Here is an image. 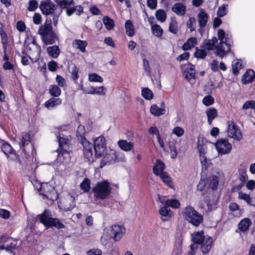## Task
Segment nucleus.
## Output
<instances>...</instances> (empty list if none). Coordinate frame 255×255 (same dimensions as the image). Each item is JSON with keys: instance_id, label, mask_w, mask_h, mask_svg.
Returning a JSON list of instances; mask_svg holds the SVG:
<instances>
[{"instance_id": "72a5a7b5", "label": "nucleus", "mask_w": 255, "mask_h": 255, "mask_svg": "<svg viewBox=\"0 0 255 255\" xmlns=\"http://www.w3.org/2000/svg\"><path fill=\"white\" fill-rule=\"evenodd\" d=\"M197 149L200 156L205 155L206 153L207 146L204 143V139L203 138H198Z\"/></svg>"}, {"instance_id": "473e14b6", "label": "nucleus", "mask_w": 255, "mask_h": 255, "mask_svg": "<svg viewBox=\"0 0 255 255\" xmlns=\"http://www.w3.org/2000/svg\"><path fill=\"white\" fill-rule=\"evenodd\" d=\"M206 115L208 117V122L211 125L213 120L217 116L218 113L216 109L210 108L207 110Z\"/></svg>"}, {"instance_id": "ddd939ff", "label": "nucleus", "mask_w": 255, "mask_h": 255, "mask_svg": "<svg viewBox=\"0 0 255 255\" xmlns=\"http://www.w3.org/2000/svg\"><path fill=\"white\" fill-rule=\"evenodd\" d=\"M215 146L219 154L220 155L228 154L232 148L231 144L226 139L218 140L215 143Z\"/></svg>"}, {"instance_id": "20e7f679", "label": "nucleus", "mask_w": 255, "mask_h": 255, "mask_svg": "<svg viewBox=\"0 0 255 255\" xmlns=\"http://www.w3.org/2000/svg\"><path fill=\"white\" fill-rule=\"evenodd\" d=\"M112 188L107 180L98 182L92 189L94 197L97 199L105 200L108 198Z\"/></svg>"}, {"instance_id": "a18cd8bd", "label": "nucleus", "mask_w": 255, "mask_h": 255, "mask_svg": "<svg viewBox=\"0 0 255 255\" xmlns=\"http://www.w3.org/2000/svg\"><path fill=\"white\" fill-rule=\"evenodd\" d=\"M142 97L147 100H150L153 98V94L151 90L148 88H145L141 91Z\"/></svg>"}, {"instance_id": "13d9d810", "label": "nucleus", "mask_w": 255, "mask_h": 255, "mask_svg": "<svg viewBox=\"0 0 255 255\" xmlns=\"http://www.w3.org/2000/svg\"><path fill=\"white\" fill-rule=\"evenodd\" d=\"M228 5L223 4L220 6L217 11V15L219 17H223L227 14V8Z\"/></svg>"}, {"instance_id": "1a4fd4ad", "label": "nucleus", "mask_w": 255, "mask_h": 255, "mask_svg": "<svg viewBox=\"0 0 255 255\" xmlns=\"http://www.w3.org/2000/svg\"><path fill=\"white\" fill-rule=\"evenodd\" d=\"M39 192L40 195L51 201H55L58 198V195L54 187L47 183L41 185Z\"/></svg>"}, {"instance_id": "4d7b16f0", "label": "nucleus", "mask_w": 255, "mask_h": 255, "mask_svg": "<svg viewBox=\"0 0 255 255\" xmlns=\"http://www.w3.org/2000/svg\"><path fill=\"white\" fill-rule=\"evenodd\" d=\"M62 8H66L73 2V0H54Z\"/></svg>"}, {"instance_id": "9d476101", "label": "nucleus", "mask_w": 255, "mask_h": 255, "mask_svg": "<svg viewBox=\"0 0 255 255\" xmlns=\"http://www.w3.org/2000/svg\"><path fill=\"white\" fill-rule=\"evenodd\" d=\"M120 153L114 150L110 149L109 151L106 150L104 155L102 156V159L101 161L100 167L102 168L107 164H111L115 163L116 161H119L122 158L119 159Z\"/></svg>"}, {"instance_id": "f3484780", "label": "nucleus", "mask_w": 255, "mask_h": 255, "mask_svg": "<svg viewBox=\"0 0 255 255\" xmlns=\"http://www.w3.org/2000/svg\"><path fill=\"white\" fill-rule=\"evenodd\" d=\"M150 111L151 114L156 117H159L164 115L166 113L165 104L164 102L161 103L160 107H158L155 104L151 105Z\"/></svg>"}, {"instance_id": "aec40b11", "label": "nucleus", "mask_w": 255, "mask_h": 255, "mask_svg": "<svg viewBox=\"0 0 255 255\" xmlns=\"http://www.w3.org/2000/svg\"><path fill=\"white\" fill-rule=\"evenodd\" d=\"M75 206V198L71 195H68L64 202L63 210L68 211L73 209Z\"/></svg>"}, {"instance_id": "ea45409f", "label": "nucleus", "mask_w": 255, "mask_h": 255, "mask_svg": "<svg viewBox=\"0 0 255 255\" xmlns=\"http://www.w3.org/2000/svg\"><path fill=\"white\" fill-rule=\"evenodd\" d=\"M49 93L52 96L55 97H59L61 93L60 88L57 85H51L49 89Z\"/></svg>"}, {"instance_id": "4468645a", "label": "nucleus", "mask_w": 255, "mask_h": 255, "mask_svg": "<svg viewBox=\"0 0 255 255\" xmlns=\"http://www.w3.org/2000/svg\"><path fill=\"white\" fill-rule=\"evenodd\" d=\"M126 229L124 226L114 225L111 227V235L115 242L119 241L126 234Z\"/></svg>"}, {"instance_id": "0e129e2a", "label": "nucleus", "mask_w": 255, "mask_h": 255, "mask_svg": "<svg viewBox=\"0 0 255 255\" xmlns=\"http://www.w3.org/2000/svg\"><path fill=\"white\" fill-rule=\"evenodd\" d=\"M255 106V101L253 100L248 101L243 105L242 109L244 110L249 109H253Z\"/></svg>"}, {"instance_id": "e433bc0d", "label": "nucleus", "mask_w": 255, "mask_h": 255, "mask_svg": "<svg viewBox=\"0 0 255 255\" xmlns=\"http://www.w3.org/2000/svg\"><path fill=\"white\" fill-rule=\"evenodd\" d=\"M1 150L7 157L10 155L15 154L14 151L11 146L7 143H5L1 145Z\"/></svg>"}, {"instance_id": "3c124183", "label": "nucleus", "mask_w": 255, "mask_h": 255, "mask_svg": "<svg viewBox=\"0 0 255 255\" xmlns=\"http://www.w3.org/2000/svg\"><path fill=\"white\" fill-rule=\"evenodd\" d=\"M205 50L204 48L202 49L196 48L194 53L195 57L197 58L204 59L207 55V52Z\"/></svg>"}, {"instance_id": "338daca9", "label": "nucleus", "mask_w": 255, "mask_h": 255, "mask_svg": "<svg viewBox=\"0 0 255 255\" xmlns=\"http://www.w3.org/2000/svg\"><path fill=\"white\" fill-rule=\"evenodd\" d=\"M28 9L29 11H34L38 7V2L35 0H30L28 2Z\"/></svg>"}, {"instance_id": "9b49d317", "label": "nucleus", "mask_w": 255, "mask_h": 255, "mask_svg": "<svg viewBox=\"0 0 255 255\" xmlns=\"http://www.w3.org/2000/svg\"><path fill=\"white\" fill-rule=\"evenodd\" d=\"M95 150V156L99 158L104 155L107 150L106 143L105 137L103 136H100L94 140L93 145Z\"/></svg>"}, {"instance_id": "864d4df0", "label": "nucleus", "mask_w": 255, "mask_h": 255, "mask_svg": "<svg viewBox=\"0 0 255 255\" xmlns=\"http://www.w3.org/2000/svg\"><path fill=\"white\" fill-rule=\"evenodd\" d=\"M239 198L240 199L244 200L245 202L247 203L248 205H251L252 199L250 195H249L248 194L244 193L242 192H239Z\"/></svg>"}, {"instance_id": "7ed1b4c3", "label": "nucleus", "mask_w": 255, "mask_h": 255, "mask_svg": "<svg viewBox=\"0 0 255 255\" xmlns=\"http://www.w3.org/2000/svg\"><path fill=\"white\" fill-rule=\"evenodd\" d=\"M218 37L220 42L216 46V53L217 56L222 58L230 50L231 40L229 35L226 34L222 29H218Z\"/></svg>"}, {"instance_id": "5fc2aeb1", "label": "nucleus", "mask_w": 255, "mask_h": 255, "mask_svg": "<svg viewBox=\"0 0 255 255\" xmlns=\"http://www.w3.org/2000/svg\"><path fill=\"white\" fill-rule=\"evenodd\" d=\"M172 133L179 137L184 134V130L181 127L177 126L173 128Z\"/></svg>"}, {"instance_id": "b1692460", "label": "nucleus", "mask_w": 255, "mask_h": 255, "mask_svg": "<svg viewBox=\"0 0 255 255\" xmlns=\"http://www.w3.org/2000/svg\"><path fill=\"white\" fill-rule=\"evenodd\" d=\"M87 42L85 40L75 39L72 42L73 47L79 49L81 52L84 53L86 52V47L87 46Z\"/></svg>"}, {"instance_id": "680f3d73", "label": "nucleus", "mask_w": 255, "mask_h": 255, "mask_svg": "<svg viewBox=\"0 0 255 255\" xmlns=\"http://www.w3.org/2000/svg\"><path fill=\"white\" fill-rule=\"evenodd\" d=\"M204 105L209 106L214 103V99L211 96H207L205 97L202 100Z\"/></svg>"}, {"instance_id": "c03bdc74", "label": "nucleus", "mask_w": 255, "mask_h": 255, "mask_svg": "<svg viewBox=\"0 0 255 255\" xmlns=\"http://www.w3.org/2000/svg\"><path fill=\"white\" fill-rule=\"evenodd\" d=\"M156 19L161 22L165 21L166 19V13L163 9H158L155 12Z\"/></svg>"}, {"instance_id": "774afa93", "label": "nucleus", "mask_w": 255, "mask_h": 255, "mask_svg": "<svg viewBox=\"0 0 255 255\" xmlns=\"http://www.w3.org/2000/svg\"><path fill=\"white\" fill-rule=\"evenodd\" d=\"M200 161L202 166L207 168L211 164L210 160L207 159L205 155L200 156Z\"/></svg>"}, {"instance_id": "37998d69", "label": "nucleus", "mask_w": 255, "mask_h": 255, "mask_svg": "<svg viewBox=\"0 0 255 255\" xmlns=\"http://www.w3.org/2000/svg\"><path fill=\"white\" fill-rule=\"evenodd\" d=\"M241 61L239 60H235L232 62L233 73L235 75H237L240 69L242 68Z\"/></svg>"}, {"instance_id": "412c9836", "label": "nucleus", "mask_w": 255, "mask_h": 255, "mask_svg": "<svg viewBox=\"0 0 255 255\" xmlns=\"http://www.w3.org/2000/svg\"><path fill=\"white\" fill-rule=\"evenodd\" d=\"M184 78L191 84L195 82V71L194 68H190L186 69L184 73Z\"/></svg>"}, {"instance_id": "49530a36", "label": "nucleus", "mask_w": 255, "mask_h": 255, "mask_svg": "<svg viewBox=\"0 0 255 255\" xmlns=\"http://www.w3.org/2000/svg\"><path fill=\"white\" fill-rule=\"evenodd\" d=\"M88 80L92 82L102 83L103 82V78L96 73L89 74Z\"/></svg>"}, {"instance_id": "f03ea898", "label": "nucleus", "mask_w": 255, "mask_h": 255, "mask_svg": "<svg viewBox=\"0 0 255 255\" xmlns=\"http://www.w3.org/2000/svg\"><path fill=\"white\" fill-rule=\"evenodd\" d=\"M38 33L44 45L53 44L58 39L57 33L53 30L51 20L46 19L44 24L39 27Z\"/></svg>"}, {"instance_id": "5701e85b", "label": "nucleus", "mask_w": 255, "mask_h": 255, "mask_svg": "<svg viewBox=\"0 0 255 255\" xmlns=\"http://www.w3.org/2000/svg\"><path fill=\"white\" fill-rule=\"evenodd\" d=\"M7 243L5 247V251L8 253H12L13 251L16 249L17 244V240L11 238H6V242Z\"/></svg>"}, {"instance_id": "f8f14e48", "label": "nucleus", "mask_w": 255, "mask_h": 255, "mask_svg": "<svg viewBox=\"0 0 255 255\" xmlns=\"http://www.w3.org/2000/svg\"><path fill=\"white\" fill-rule=\"evenodd\" d=\"M228 136L234 140L240 141L242 138V133L236 124L233 121L228 122Z\"/></svg>"}, {"instance_id": "f257e3e1", "label": "nucleus", "mask_w": 255, "mask_h": 255, "mask_svg": "<svg viewBox=\"0 0 255 255\" xmlns=\"http://www.w3.org/2000/svg\"><path fill=\"white\" fill-rule=\"evenodd\" d=\"M68 129V127L66 125L54 127L52 129V132L56 136L59 145V148L58 149L57 160L63 163L58 169L61 171L63 170V167L64 169L65 168V164L68 163L71 158V150L69 145V140L67 136L61 133V132L65 131Z\"/></svg>"}, {"instance_id": "423d86ee", "label": "nucleus", "mask_w": 255, "mask_h": 255, "mask_svg": "<svg viewBox=\"0 0 255 255\" xmlns=\"http://www.w3.org/2000/svg\"><path fill=\"white\" fill-rule=\"evenodd\" d=\"M40 222L47 228L55 227L57 229L65 228L64 225L57 218L52 217L51 212L48 209H45L44 212L37 216Z\"/></svg>"}, {"instance_id": "69168bd1", "label": "nucleus", "mask_w": 255, "mask_h": 255, "mask_svg": "<svg viewBox=\"0 0 255 255\" xmlns=\"http://www.w3.org/2000/svg\"><path fill=\"white\" fill-rule=\"evenodd\" d=\"M30 135L27 133H24L22 135V138L21 140L22 146H24L25 145L28 144L30 141Z\"/></svg>"}, {"instance_id": "6ab92c4d", "label": "nucleus", "mask_w": 255, "mask_h": 255, "mask_svg": "<svg viewBox=\"0 0 255 255\" xmlns=\"http://www.w3.org/2000/svg\"><path fill=\"white\" fill-rule=\"evenodd\" d=\"M239 178L240 181L245 183L248 180V176L247 174V166L246 164L243 163L240 164L238 168Z\"/></svg>"}, {"instance_id": "8fccbe9b", "label": "nucleus", "mask_w": 255, "mask_h": 255, "mask_svg": "<svg viewBox=\"0 0 255 255\" xmlns=\"http://www.w3.org/2000/svg\"><path fill=\"white\" fill-rule=\"evenodd\" d=\"M196 24V19L194 17H190L187 22V26L190 29L191 32L195 30Z\"/></svg>"}, {"instance_id": "7c9ffc66", "label": "nucleus", "mask_w": 255, "mask_h": 255, "mask_svg": "<svg viewBox=\"0 0 255 255\" xmlns=\"http://www.w3.org/2000/svg\"><path fill=\"white\" fill-rule=\"evenodd\" d=\"M164 168L165 165L164 163L160 160H157L153 169V173L156 175H159L162 173H164V172H163Z\"/></svg>"}, {"instance_id": "bb28decb", "label": "nucleus", "mask_w": 255, "mask_h": 255, "mask_svg": "<svg viewBox=\"0 0 255 255\" xmlns=\"http://www.w3.org/2000/svg\"><path fill=\"white\" fill-rule=\"evenodd\" d=\"M197 44V39L196 37H191L187 39L182 45V49L187 51L194 48Z\"/></svg>"}, {"instance_id": "0eeeda50", "label": "nucleus", "mask_w": 255, "mask_h": 255, "mask_svg": "<svg viewBox=\"0 0 255 255\" xmlns=\"http://www.w3.org/2000/svg\"><path fill=\"white\" fill-rule=\"evenodd\" d=\"M77 135L82 138V144L83 146V154L85 157L90 162L94 160V154L93 152V144L87 140L83 136L85 133V127L82 125L78 126L77 128Z\"/></svg>"}, {"instance_id": "393cba45", "label": "nucleus", "mask_w": 255, "mask_h": 255, "mask_svg": "<svg viewBox=\"0 0 255 255\" xmlns=\"http://www.w3.org/2000/svg\"><path fill=\"white\" fill-rule=\"evenodd\" d=\"M118 145L122 150L125 151H131L133 148V143L128 142L126 140H120L118 142Z\"/></svg>"}, {"instance_id": "4c0bfd02", "label": "nucleus", "mask_w": 255, "mask_h": 255, "mask_svg": "<svg viewBox=\"0 0 255 255\" xmlns=\"http://www.w3.org/2000/svg\"><path fill=\"white\" fill-rule=\"evenodd\" d=\"M218 41L216 37H213L211 39H209L204 45L203 48L207 50H213L214 47L216 48L215 43Z\"/></svg>"}, {"instance_id": "39448f33", "label": "nucleus", "mask_w": 255, "mask_h": 255, "mask_svg": "<svg viewBox=\"0 0 255 255\" xmlns=\"http://www.w3.org/2000/svg\"><path fill=\"white\" fill-rule=\"evenodd\" d=\"M191 236L193 242L200 245L203 253H209L212 248L213 243V239L211 237L205 236L203 231L195 232Z\"/></svg>"}, {"instance_id": "6e6d98bb", "label": "nucleus", "mask_w": 255, "mask_h": 255, "mask_svg": "<svg viewBox=\"0 0 255 255\" xmlns=\"http://www.w3.org/2000/svg\"><path fill=\"white\" fill-rule=\"evenodd\" d=\"M81 188L84 191L87 192L90 189V181L88 179H84L80 184Z\"/></svg>"}, {"instance_id": "a19ab883", "label": "nucleus", "mask_w": 255, "mask_h": 255, "mask_svg": "<svg viewBox=\"0 0 255 255\" xmlns=\"http://www.w3.org/2000/svg\"><path fill=\"white\" fill-rule=\"evenodd\" d=\"M169 30L173 34H177L178 31V27L177 22L174 18L171 19V22L169 24Z\"/></svg>"}, {"instance_id": "4be33fe9", "label": "nucleus", "mask_w": 255, "mask_h": 255, "mask_svg": "<svg viewBox=\"0 0 255 255\" xmlns=\"http://www.w3.org/2000/svg\"><path fill=\"white\" fill-rule=\"evenodd\" d=\"M172 11L178 15H184L186 11V6L181 3H176L171 7Z\"/></svg>"}, {"instance_id": "dca6fc26", "label": "nucleus", "mask_w": 255, "mask_h": 255, "mask_svg": "<svg viewBox=\"0 0 255 255\" xmlns=\"http://www.w3.org/2000/svg\"><path fill=\"white\" fill-rule=\"evenodd\" d=\"M29 50L31 51L29 53V57L35 60L39 59L41 53V48L40 46L36 43V40L33 39L31 42V46L28 47Z\"/></svg>"}, {"instance_id": "a878e982", "label": "nucleus", "mask_w": 255, "mask_h": 255, "mask_svg": "<svg viewBox=\"0 0 255 255\" xmlns=\"http://www.w3.org/2000/svg\"><path fill=\"white\" fill-rule=\"evenodd\" d=\"M252 224L250 219L246 218L242 219L238 224V228L242 232L248 231Z\"/></svg>"}, {"instance_id": "c85d7f7f", "label": "nucleus", "mask_w": 255, "mask_h": 255, "mask_svg": "<svg viewBox=\"0 0 255 255\" xmlns=\"http://www.w3.org/2000/svg\"><path fill=\"white\" fill-rule=\"evenodd\" d=\"M160 201L163 205L172 208H178L180 205L179 201L177 199H168L164 200L160 198Z\"/></svg>"}, {"instance_id": "052dcab7", "label": "nucleus", "mask_w": 255, "mask_h": 255, "mask_svg": "<svg viewBox=\"0 0 255 255\" xmlns=\"http://www.w3.org/2000/svg\"><path fill=\"white\" fill-rule=\"evenodd\" d=\"M107 92V89L104 86H100L95 88L94 95L99 96H104Z\"/></svg>"}, {"instance_id": "2eb2a0df", "label": "nucleus", "mask_w": 255, "mask_h": 255, "mask_svg": "<svg viewBox=\"0 0 255 255\" xmlns=\"http://www.w3.org/2000/svg\"><path fill=\"white\" fill-rule=\"evenodd\" d=\"M40 8L42 13L45 15L53 13L57 10L55 5L50 2L49 0L42 1Z\"/></svg>"}, {"instance_id": "f704fd0d", "label": "nucleus", "mask_w": 255, "mask_h": 255, "mask_svg": "<svg viewBox=\"0 0 255 255\" xmlns=\"http://www.w3.org/2000/svg\"><path fill=\"white\" fill-rule=\"evenodd\" d=\"M126 32L127 35L131 37L134 34V29L131 21L128 20L126 21L125 24Z\"/></svg>"}, {"instance_id": "e2e57ef3", "label": "nucleus", "mask_w": 255, "mask_h": 255, "mask_svg": "<svg viewBox=\"0 0 255 255\" xmlns=\"http://www.w3.org/2000/svg\"><path fill=\"white\" fill-rule=\"evenodd\" d=\"M56 81L59 86L64 88H66V81L61 76L57 75L56 78Z\"/></svg>"}, {"instance_id": "bf43d9fd", "label": "nucleus", "mask_w": 255, "mask_h": 255, "mask_svg": "<svg viewBox=\"0 0 255 255\" xmlns=\"http://www.w3.org/2000/svg\"><path fill=\"white\" fill-rule=\"evenodd\" d=\"M143 68L146 75L148 76L150 75V70L149 62L147 60L143 59Z\"/></svg>"}, {"instance_id": "a211bd4d", "label": "nucleus", "mask_w": 255, "mask_h": 255, "mask_svg": "<svg viewBox=\"0 0 255 255\" xmlns=\"http://www.w3.org/2000/svg\"><path fill=\"white\" fill-rule=\"evenodd\" d=\"M198 21L201 29L205 27L209 19L208 14L203 9H201L197 15Z\"/></svg>"}, {"instance_id": "2f4dec72", "label": "nucleus", "mask_w": 255, "mask_h": 255, "mask_svg": "<svg viewBox=\"0 0 255 255\" xmlns=\"http://www.w3.org/2000/svg\"><path fill=\"white\" fill-rule=\"evenodd\" d=\"M62 103V100L60 98H51L47 101L45 104V106L48 109L51 108L59 105Z\"/></svg>"}, {"instance_id": "58836bf2", "label": "nucleus", "mask_w": 255, "mask_h": 255, "mask_svg": "<svg viewBox=\"0 0 255 255\" xmlns=\"http://www.w3.org/2000/svg\"><path fill=\"white\" fill-rule=\"evenodd\" d=\"M83 8L81 5H77L75 7L67 9L66 10L67 14L69 16L76 13L77 15H79L83 12Z\"/></svg>"}, {"instance_id": "de8ad7c7", "label": "nucleus", "mask_w": 255, "mask_h": 255, "mask_svg": "<svg viewBox=\"0 0 255 255\" xmlns=\"http://www.w3.org/2000/svg\"><path fill=\"white\" fill-rule=\"evenodd\" d=\"M160 178L162 180V181L165 183L167 186L172 188V185L170 177L168 176V174L166 172L162 173V174L159 175Z\"/></svg>"}, {"instance_id": "c9c22d12", "label": "nucleus", "mask_w": 255, "mask_h": 255, "mask_svg": "<svg viewBox=\"0 0 255 255\" xmlns=\"http://www.w3.org/2000/svg\"><path fill=\"white\" fill-rule=\"evenodd\" d=\"M103 22L104 24L105 25L106 28L108 30H111L114 29L115 24L113 19L109 16H105L103 18Z\"/></svg>"}, {"instance_id": "cd10ccee", "label": "nucleus", "mask_w": 255, "mask_h": 255, "mask_svg": "<svg viewBox=\"0 0 255 255\" xmlns=\"http://www.w3.org/2000/svg\"><path fill=\"white\" fill-rule=\"evenodd\" d=\"M255 77V72L251 69L248 70L243 75L242 79L243 83L245 84L252 82Z\"/></svg>"}, {"instance_id": "09e8293b", "label": "nucleus", "mask_w": 255, "mask_h": 255, "mask_svg": "<svg viewBox=\"0 0 255 255\" xmlns=\"http://www.w3.org/2000/svg\"><path fill=\"white\" fill-rule=\"evenodd\" d=\"M159 214L163 217H171L172 215V211L166 206L162 207L159 210Z\"/></svg>"}, {"instance_id": "6e6552de", "label": "nucleus", "mask_w": 255, "mask_h": 255, "mask_svg": "<svg viewBox=\"0 0 255 255\" xmlns=\"http://www.w3.org/2000/svg\"><path fill=\"white\" fill-rule=\"evenodd\" d=\"M184 218L193 225L198 226L203 221V217L190 206L186 207L183 211Z\"/></svg>"}, {"instance_id": "603ef678", "label": "nucleus", "mask_w": 255, "mask_h": 255, "mask_svg": "<svg viewBox=\"0 0 255 255\" xmlns=\"http://www.w3.org/2000/svg\"><path fill=\"white\" fill-rule=\"evenodd\" d=\"M79 69L75 65H74L71 69V77L74 81L75 83L77 82L78 79L79 78Z\"/></svg>"}, {"instance_id": "79ce46f5", "label": "nucleus", "mask_w": 255, "mask_h": 255, "mask_svg": "<svg viewBox=\"0 0 255 255\" xmlns=\"http://www.w3.org/2000/svg\"><path fill=\"white\" fill-rule=\"evenodd\" d=\"M151 29L153 34L155 36L160 37L162 35L163 29L159 25L156 24H153L151 25Z\"/></svg>"}, {"instance_id": "c756f323", "label": "nucleus", "mask_w": 255, "mask_h": 255, "mask_svg": "<svg viewBox=\"0 0 255 255\" xmlns=\"http://www.w3.org/2000/svg\"><path fill=\"white\" fill-rule=\"evenodd\" d=\"M46 51L48 55L54 58L58 57L60 53L59 48L57 45L48 47Z\"/></svg>"}]
</instances>
